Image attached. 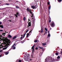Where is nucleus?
Instances as JSON below:
<instances>
[{
	"label": "nucleus",
	"mask_w": 62,
	"mask_h": 62,
	"mask_svg": "<svg viewBox=\"0 0 62 62\" xmlns=\"http://www.w3.org/2000/svg\"><path fill=\"white\" fill-rule=\"evenodd\" d=\"M1 37H2V40H3V41H5L7 43V44H10V40H9L8 39H5V37H3H3H2V36Z\"/></svg>",
	"instance_id": "obj_1"
},
{
	"label": "nucleus",
	"mask_w": 62,
	"mask_h": 62,
	"mask_svg": "<svg viewBox=\"0 0 62 62\" xmlns=\"http://www.w3.org/2000/svg\"><path fill=\"white\" fill-rule=\"evenodd\" d=\"M46 62H54V61H52L51 58L48 57L47 59H45Z\"/></svg>",
	"instance_id": "obj_2"
},
{
	"label": "nucleus",
	"mask_w": 62,
	"mask_h": 62,
	"mask_svg": "<svg viewBox=\"0 0 62 62\" xmlns=\"http://www.w3.org/2000/svg\"><path fill=\"white\" fill-rule=\"evenodd\" d=\"M50 25L52 27H54V26H55V24H54V22L52 21L50 24Z\"/></svg>",
	"instance_id": "obj_3"
},
{
	"label": "nucleus",
	"mask_w": 62,
	"mask_h": 62,
	"mask_svg": "<svg viewBox=\"0 0 62 62\" xmlns=\"http://www.w3.org/2000/svg\"><path fill=\"white\" fill-rule=\"evenodd\" d=\"M38 5H36L35 6H32L31 8H33V9H36L38 8Z\"/></svg>",
	"instance_id": "obj_4"
},
{
	"label": "nucleus",
	"mask_w": 62,
	"mask_h": 62,
	"mask_svg": "<svg viewBox=\"0 0 62 62\" xmlns=\"http://www.w3.org/2000/svg\"><path fill=\"white\" fill-rule=\"evenodd\" d=\"M34 46H32L31 47V49L32 50V53L34 52V47H35V45H34Z\"/></svg>",
	"instance_id": "obj_5"
},
{
	"label": "nucleus",
	"mask_w": 62,
	"mask_h": 62,
	"mask_svg": "<svg viewBox=\"0 0 62 62\" xmlns=\"http://www.w3.org/2000/svg\"><path fill=\"white\" fill-rule=\"evenodd\" d=\"M57 59H56V61H59V59L60 58V57L59 56H58V57H57Z\"/></svg>",
	"instance_id": "obj_6"
},
{
	"label": "nucleus",
	"mask_w": 62,
	"mask_h": 62,
	"mask_svg": "<svg viewBox=\"0 0 62 62\" xmlns=\"http://www.w3.org/2000/svg\"><path fill=\"white\" fill-rule=\"evenodd\" d=\"M29 23H28V26H27V27H29V26H31V21L30 22H28Z\"/></svg>",
	"instance_id": "obj_7"
},
{
	"label": "nucleus",
	"mask_w": 62,
	"mask_h": 62,
	"mask_svg": "<svg viewBox=\"0 0 62 62\" xmlns=\"http://www.w3.org/2000/svg\"><path fill=\"white\" fill-rule=\"evenodd\" d=\"M40 32L41 33H43V28L42 27H41Z\"/></svg>",
	"instance_id": "obj_8"
},
{
	"label": "nucleus",
	"mask_w": 62,
	"mask_h": 62,
	"mask_svg": "<svg viewBox=\"0 0 62 62\" xmlns=\"http://www.w3.org/2000/svg\"><path fill=\"white\" fill-rule=\"evenodd\" d=\"M24 59L25 61H27L29 60V59L28 58H24Z\"/></svg>",
	"instance_id": "obj_9"
},
{
	"label": "nucleus",
	"mask_w": 62,
	"mask_h": 62,
	"mask_svg": "<svg viewBox=\"0 0 62 62\" xmlns=\"http://www.w3.org/2000/svg\"><path fill=\"white\" fill-rule=\"evenodd\" d=\"M29 31V30H28L27 31H26V32H25L24 34V35L23 36V38H24V37H25V35H26V33H27V32L28 31Z\"/></svg>",
	"instance_id": "obj_10"
},
{
	"label": "nucleus",
	"mask_w": 62,
	"mask_h": 62,
	"mask_svg": "<svg viewBox=\"0 0 62 62\" xmlns=\"http://www.w3.org/2000/svg\"><path fill=\"white\" fill-rule=\"evenodd\" d=\"M17 35H16V36H15L14 37H13L12 39L13 40V39H15L17 37Z\"/></svg>",
	"instance_id": "obj_11"
},
{
	"label": "nucleus",
	"mask_w": 62,
	"mask_h": 62,
	"mask_svg": "<svg viewBox=\"0 0 62 62\" xmlns=\"http://www.w3.org/2000/svg\"><path fill=\"white\" fill-rule=\"evenodd\" d=\"M46 45V43H43L42 44V45L43 46H45Z\"/></svg>",
	"instance_id": "obj_12"
},
{
	"label": "nucleus",
	"mask_w": 62,
	"mask_h": 62,
	"mask_svg": "<svg viewBox=\"0 0 62 62\" xmlns=\"http://www.w3.org/2000/svg\"><path fill=\"white\" fill-rule=\"evenodd\" d=\"M8 37L9 38H12V36L9 34L8 36Z\"/></svg>",
	"instance_id": "obj_13"
},
{
	"label": "nucleus",
	"mask_w": 62,
	"mask_h": 62,
	"mask_svg": "<svg viewBox=\"0 0 62 62\" xmlns=\"http://www.w3.org/2000/svg\"><path fill=\"white\" fill-rule=\"evenodd\" d=\"M48 10H50L51 9V5H50L48 7Z\"/></svg>",
	"instance_id": "obj_14"
},
{
	"label": "nucleus",
	"mask_w": 62,
	"mask_h": 62,
	"mask_svg": "<svg viewBox=\"0 0 62 62\" xmlns=\"http://www.w3.org/2000/svg\"><path fill=\"white\" fill-rule=\"evenodd\" d=\"M4 28V27L3 25H0V28Z\"/></svg>",
	"instance_id": "obj_15"
},
{
	"label": "nucleus",
	"mask_w": 62,
	"mask_h": 62,
	"mask_svg": "<svg viewBox=\"0 0 62 62\" xmlns=\"http://www.w3.org/2000/svg\"><path fill=\"white\" fill-rule=\"evenodd\" d=\"M39 48L40 49H41L42 50V49H43V47H42L39 46Z\"/></svg>",
	"instance_id": "obj_16"
},
{
	"label": "nucleus",
	"mask_w": 62,
	"mask_h": 62,
	"mask_svg": "<svg viewBox=\"0 0 62 62\" xmlns=\"http://www.w3.org/2000/svg\"><path fill=\"white\" fill-rule=\"evenodd\" d=\"M27 11H30H30H31V10H30L29 8H27Z\"/></svg>",
	"instance_id": "obj_17"
},
{
	"label": "nucleus",
	"mask_w": 62,
	"mask_h": 62,
	"mask_svg": "<svg viewBox=\"0 0 62 62\" xmlns=\"http://www.w3.org/2000/svg\"><path fill=\"white\" fill-rule=\"evenodd\" d=\"M55 54H56V55H58V53L56 52L55 53Z\"/></svg>",
	"instance_id": "obj_18"
},
{
	"label": "nucleus",
	"mask_w": 62,
	"mask_h": 62,
	"mask_svg": "<svg viewBox=\"0 0 62 62\" xmlns=\"http://www.w3.org/2000/svg\"><path fill=\"white\" fill-rule=\"evenodd\" d=\"M23 20L24 21H25V20H26V18L25 17H24L23 18Z\"/></svg>",
	"instance_id": "obj_19"
},
{
	"label": "nucleus",
	"mask_w": 62,
	"mask_h": 62,
	"mask_svg": "<svg viewBox=\"0 0 62 62\" xmlns=\"http://www.w3.org/2000/svg\"><path fill=\"white\" fill-rule=\"evenodd\" d=\"M31 57H32V58H33V54H31Z\"/></svg>",
	"instance_id": "obj_20"
},
{
	"label": "nucleus",
	"mask_w": 62,
	"mask_h": 62,
	"mask_svg": "<svg viewBox=\"0 0 62 62\" xmlns=\"http://www.w3.org/2000/svg\"><path fill=\"white\" fill-rule=\"evenodd\" d=\"M49 22H50V23H51V19H49Z\"/></svg>",
	"instance_id": "obj_21"
},
{
	"label": "nucleus",
	"mask_w": 62,
	"mask_h": 62,
	"mask_svg": "<svg viewBox=\"0 0 62 62\" xmlns=\"http://www.w3.org/2000/svg\"><path fill=\"white\" fill-rule=\"evenodd\" d=\"M47 4L48 5H50V2H47Z\"/></svg>",
	"instance_id": "obj_22"
},
{
	"label": "nucleus",
	"mask_w": 62,
	"mask_h": 62,
	"mask_svg": "<svg viewBox=\"0 0 62 62\" xmlns=\"http://www.w3.org/2000/svg\"><path fill=\"white\" fill-rule=\"evenodd\" d=\"M7 48V47H6L5 48H4L2 49V50H6V49Z\"/></svg>",
	"instance_id": "obj_23"
},
{
	"label": "nucleus",
	"mask_w": 62,
	"mask_h": 62,
	"mask_svg": "<svg viewBox=\"0 0 62 62\" xmlns=\"http://www.w3.org/2000/svg\"><path fill=\"white\" fill-rule=\"evenodd\" d=\"M41 55H42V53H40L39 54V55L40 56H41Z\"/></svg>",
	"instance_id": "obj_24"
},
{
	"label": "nucleus",
	"mask_w": 62,
	"mask_h": 62,
	"mask_svg": "<svg viewBox=\"0 0 62 62\" xmlns=\"http://www.w3.org/2000/svg\"><path fill=\"white\" fill-rule=\"evenodd\" d=\"M51 35H50V34H48L47 36L48 37H50Z\"/></svg>",
	"instance_id": "obj_25"
},
{
	"label": "nucleus",
	"mask_w": 62,
	"mask_h": 62,
	"mask_svg": "<svg viewBox=\"0 0 62 62\" xmlns=\"http://www.w3.org/2000/svg\"><path fill=\"white\" fill-rule=\"evenodd\" d=\"M38 42V40H35V41H34V42L35 43H36V42Z\"/></svg>",
	"instance_id": "obj_26"
},
{
	"label": "nucleus",
	"mask_w": 62,
	"mask_h": 62,
	"mask_svg": "<svg viewBox=\"0 0 62 62\" xmlns=\"http://www.w3.org/2000/svg\"><path fill=\"white\" fill-rule=\"evenodd\" d=\"M62 1V0H58V2H61Z\"/></svg>",
	"instance_id": "obj_27"
},
{
	"label": "nucleus",
	"mask_w": 62,
	"mask_h": 62,
	"mask_svg": "<svg viewBox=\"0 0 62 62\" xmlns=\"http://www.w3.org/2000/svg\"><path fill=\"white\" fill-rule=\"evenodd\" d=\"M45 29L46 30V31H48V30H47V28H45Z\"/></svg>",
	"instance_id": "obj_28"
},
{
	"label": "nucleus",
	"mask_w": 62,
	"mask_h": 62,
	"mask_svg": "<svg viewBox=\"0 0 62 62\" xmlns=\"http://www.w3.org/2000/svg\"><path fill=\"white\" fill-rule=\"evenodd\" d=\"M59 54H62V51H61L60 52Z\"/></svg>",
	"instance_id": "obj_29"
},
{
	"label": "nucleus",
	"mask_w": 62,
	"mask_h": 62,
	"mask_svg": "<svg viewBox=\"0 0 62 62\" xmlns=\"http://www.w3.org/2000/svg\"><path fill=\"white\" fill-rule=\"evenodd\" d=\"M16 8H17V9H18V8H19V7H18L17 6H16Z\"/></svg>",
	"instance_id": "obj_30"
},
{
	"label": "nucleus",
	"mask_w": 62,
	"mask_h": 62,
	"mask_svg": "<svg viewBox=\"0 0 62 62\" xmlns=\"http://www.w3.org/2000/svg\"><path fill=\"white\" fill-rule=\"evenodd\" d=\"M6 5H9V4L6 3Z\"/></svg>",
	"instance_id": "obj_31"
},
{
	"label": "nucleus",
	"mask_w": 62,
	"mask_h": 62,
	"mask_svg": "<svg viewBox=\"0 0 62 62\" xmlns=\"http://www.w3.org/2000/svg\"><path fill=\"white\" fill-rule=\"evenodd\" d=\"M15 48H16V47L15 46H13V49H15Z\"/></svg>",
	"instance_id": "obj_32"
},
{
	"label": "nucleus",
	"mask_w": 62,
	"mask_h": 62,
	"mask_svg": "<svg viewBox=\"0 0 62 62\" xmlns=\"http://www.w3.org/2000/svg\"><path fill=\"white\" fill-rule=\"evenodd\" d=\"M14 15L15 16H16V17L17 18V17H18V16H17V15L15 14Z\"/></svg>",
	"instance_id": "obj_33"
},
{
	"label": "nucleus",
	"mask_w": 62,
	"mask_h": 62,
	"mask_svg": "<svg viewBox=\"0 0 62 62\" xmlns=\"http://www.w3.org/2000/svg\"><path fill=\"white\" fill-rule=\"evenodd\" d=\"M16 15H18V14H19V13H18V12H17V13H16Z\"/></svg>",
	"instance_id": "obj_34"
},
{
	"label": "nucleus",
	"mask_w": 62,
	"mask_h": 62,
	"mask_svg": "<svg viewBox=\"0 0 62 62\" xmlns=\"http://www.w3.org/2000/svg\"><path fill=\"white\" fill-rule=\"evenodd\" d=\"M46 33H47V32H46V31H45V34H44V35H45V34H46Z\"/></svg>",
	"instance_id": "obj_35"
},
{
	"label": "nucleus",
	"mask_w": 62,
	"mask_h": 62,
	"mask_svg": "<svg viewBox=\"0 0 62 62\" xmlns=\"http://www.w3.org/2000/svg\"><path fill=\"white\" fill-rule=\"evenodd\" d=\"M2 35H4V36H5V35H6V34H5V33H2Z\"/></svg>",
	"instance_id": "obj_36"
},
{
	"label": "nucleus",
	"mask_w": 62,
	"mask_h": 62,
	"mask_svg": "<svg viewBox=\"0 0 62 62\" xmlns=\"http://www.w3.org/2000/svg\"><path fill=\"white\" fill-rule=\"evenodd\" d=\"M6 55H7V54H8V52H7L6 53Z\"/></svg>",
	"instance_id": "obj_37"
},
{
	"label": "nucleus",
	"mask_w": 62,
	"mask_h": 62,
	"mask_svg": "<svg viewBox=\"0 0 62 62\" xmlns=\"http://www.w3.org/2000/svg\"><path fill=\"white\" fill-rule=\"evenodd\" d=\"M32 15V16H31V17H33V13H31V14Z\"/></svg>",
	"instance_id": "obj_38"
},
{
	"label": "nucleus",
	"mask_w": 62,
	"mask_h": 62,
	"mask_svg": "<svg viewBox=\"0 0 62 62\" xmlns=\"http://www.w3.org/2000/svg\"><path fill=\"white\" fill-rule=\"evenodd\" d=\"M48 12H49V14H50V10H48Z\"/></svg>",
	"instance_id": "obj_39"
},
{
	"label": "nucleus",
	"mask_w": 62,
	"mask_h": 62,
	"mask_svg": "<svg viewBox=\"0 0 62 62\" xmlns=\"http://www.w3.org/2000/svg\"><path fill=\"white\" fill-rule=\"evenodd\" d=\"M31 11L30 10V11H29L30 12V13H31H31H32V12H31Z\"/></svg>",
	"instance_id": "obj_40"
},
{
	"label": "nucleus",
	"mask_w": 62,
	"mask_h": 62,
	"mask_svg": "<svg viewBox=\"0 0 62 62\" xmlns=\"http://www.w3.org/2000/svg\"><path fill=\"white\" fill-rule=\"evenodd\" d=\"M0 32H3V30H0Z\"/></svg>",
	"instance_id": "obj_41"
},
{
	"label": "nucleus",
	"mask_w": 62,
	"mask_h": 62,
	"mask_svg": "<svg viewBox=\"0 0 62 62\" xmlns=\"http://www.w3.org/2000/svg\"><path fill=\"white\" fill-rule=\"evenodd\" d=\"M35 49L36 50H38V47H36L35 48Z\"/></svg>",
	"instance_id": "obj_42"
},
{
	"label": "nucleus",
	"mask_w": 62,
	"mask_h": 62,
	"mask_svg": "<svg viewBox=\"0 0 62 62\" xmlns=\"http://www.w3.org/2000/svg\"><path fill=\"white\" fill-rule=\"evenodd\" d=\"M23 38V37L21 36V37L20 38V39H22Z\"/></svg>",
	"instance_id": "obj_43"
},
{
	"label": "nucleus",
	"mask_w": 62,
	"mask_h": 62,
	"mask_svg": "<svg viewBox=\"0 0 62 62\" xmlns=\"http://www.w3.org/2000/svg\"><path fill=\"white\" fill-rule=\"evenodd\" d=\"M19 62H22V61H21V60H19Z\"/></svg>",
	"instance_id": "obj_44"
},
{
	"label": "nucleus",
	"mask_w": 62,
	"mask_h": 62,
	"mask_svg": "<svg viewBox=\"0 0 62 62\" xmlns=\"http://www.w3.org/2000/svg\"><path fill=\"white\" fill-rule=\"evenodd\" d=\"M29 33H27V36H29Z\"/></svg>",
	"instance_id": "obj_45"
},
{
	"label": "nucleus",
	"mask_w": 62,
	"mask_h": 62,
	"mask_svg": "<svg viewBox=\"0 0 62 62\" xmlns=\"http://www.w3.org/2000/svg\"><path fill=\"white\" fill-rule=\"evenodd\" d=\"M32 31V30H31L29 32V33H31V31Z\"/></svg>",
	"instance_id": "obj_46"
},
{
	"label": "nucleus",
	"mask_w": 62,
	"mask_h": 62,
	"mask_svg": "<svg viewBox=\"0 0 62 62\" xmlns=\"http://www.w3.org/2000/svg\"><path fill=\"white\" fill-rule=\"evenodd\" d=\"M8 21H9V22H11V20H9Z\"/></svg>",
	"instance_id": "obj_47"
},
{
	"label": "nucleus",
	"mask_w": 62,
	"mask_h": 62,
	"mask_svg": "<svg viewBox=\"0 0 62 62\" xmlns=\"http://www.w3.org/2000/svg\"><path fill=\"white\" fill-rule=\"evenodd\" d=\"M0 51H1V52H2L3 51V50H0Z\"/></svg>",
	"instance_id": "obj_48"
},
{
	"label": "nucleus",
	"mask_w": 62,
	"mask_h": 62,
	"mask_svg": "<svg viewBox=\"0 0 62 62\" xmlns=\"http://www.w3.org/2000/svg\"><path fill=\"white\" fill-rule=\"evenodd\" d=\"M2 24V23H1V22L0 21V24Z\"/></svg>",
	"instance_id": "obj_49"
},
{
	"label": "nucleus",
	"mask_w": 62,
	"mask_h": 62,
	"mask_svg": "<svg viewBox=\"0 0 62 62\" xmlns=\"http://www.w3.org/2000/svg\"><path fill=\"white\" fill-rule=\"evenodd\" d=\"M1 37H2V36H0V39H2V38H1Z\"/></svg>",
	"instance_id": "obj_50"
},
{
	"label": "nucleus",
	"mask_w": 62,
	"mask_h": 62,
	"mask_svg": "<svg viewBox=\"0 0 62 62\" xmlns=\"http://www.w3.org/2000/svg\"><path fill=\"white\" fill-rule=\"evenodd\" d=\"M16 44H14V45H13V46H15V45Z\"/></svg>",
	"instance_id": "obj_51"
},
{
	"label": "nucleus",
	"mask_w": 62,
	"mask_h": 62,
	"mask_svg": "<svg viewBox=\"0 0 62 62\" xmlns=\"http://www.w3.org/2000/svg\"><path fill=\"white\" fill-rule=\"evenodd\" d=\"M28 37V36L27 35L26 36V38H27V37Z\"/></svg>",
	"instance_id": "obj_52"
},
{
	"label": "nucleus",
	"mask_w": 62,
	"mask_h": 62,
	"mask_svg": "<svg viewBox=\"0 0 62 62\" xmlns=\"http://www.w3.org/2000/svg\"><path fill=\"white\" fill-rule=\"evenodd\" d=\"M25 55H27V54H26V53L25 54Z\"/></svg>",
	"instance_id": "obj_53"
},
{
	"label": "nucleus",
	"mask_w": 62,
	"mask_h": 62,
	"mask_svg": "<svg viewBox=\"0 0 62 62\" xmlns=\"http://www.w3.org/2000/svg\"><path fill=\"white\" fill-rule=\"evenodd\" d=\"M18 15V16H20V14H19Z\"/></svg>",
	"instance_id": "obj_54"
},
{
	"label": "nucleus",
	"mask_w": 62,
	"mask_h": 62,
	"mask_svg": "<svg viewBox=\"0 0 62 62\" xmlns=\"http://www.w3.org/2000/svg\"><path fill=\"white\" fill-rule=\"evenodd\" d=\"M14 46V45H13L12 46V47H13Z\"/></svg>",
	"instance_id": "obj_55"
},
{
	"label": "nucleus",
	"mask_w": 62,
	"mask_h": 62,
	"mask_svg": "<svg viewBox=\"0 0 62 62\" xmlns=\"http://www.w3.org/2000/svg\"><path fill=\"white\" fill-rule=\"evenodd\" d=\"M1 55H2V54H1V55H0V57H1Z\"/></svg>",
	"instance_id": "obj_56"
},
{
	"label": "nucleus",
	"mask_w": 62,
	"mask_h": 62,
	"mask_svg": "<svg viewBox=\"0 0 62 62\" xmlns=\"http://www.w3.org/2000/svg\"><path fill=\"white\" fill-rule=\"evenodd\" d=\"M21 40H19V41H21Z\"/></svg>",
	"instance_id": "obj_57"
},
{
	"label": "nucleus",
	"mask_w": 62,
	"mask_h": 62,
	"mask_svg": "<svg viewBox=\"0 0 62 62\" xmlns=\"http://www.w3.org/2000/svg\"><path fill=\"white\" fill-rule=\"evenodd\" d=\"M48 33H49V31H48Z\"/></svg>",
	"instance_id": "obj_58"
},
{
	"label": "nucleus",
	"mask_w": 62,
	"mask_h": 62,
	"mask_svg": "<svg viewBox=\"0 0 62 62\" xmlns=\"http://www.w3.org/2000/svg\"><path fill=\"white\" fill-rule=\"evenodd\" d=\"M9 17H10V18H12V17H11V16H9Z\"/></svg>",
	"instance_id": "obj_59"
},
{
	"label": "nucleus",
	"mask_w": 62,
	"mask_h": 62,
	"mask_svg": "<svg viewBox=\"0 0 62 62\" xmlns=\"http://www.w3.org/2000/svg\"><path fill=\"white\" fill-rule=\"evenodd\" d=\"M21 37H23V35H21Z\"/></svg>",
	"instance_id": "obj_60"
},
{
	"label": "nucleus",
	"mask_w": 62,
	"mask_h": 62,
	"mask_svg": "<svg viewBox=\"0 0 62 62\" xmlns=\"http://www.w3.org/2000/svg\"><path fill=\"white\" fill-rule=\"evenodd\" d=\"M30 61H31V60H32V59H30Z\"/></svg>",
	"instance_id": "obj_61"
},
{
	"label": "nucleus",
	"mask_w": 62,
	"mask_h": 62,
	"mask_svg": "<svg viewBox=\"0 0 62 62\" xmlns=\"http://www.w3.org/2000/svg\"><path fill=\"white\" fill-rule=\"evenodd\" d=\"M16 2H18V1H16Z\"/></svg>",
	"instance_id": "obj_62"
},
{
	"label": "nucleus",
	"mask_w": 62,
	"mask_h": 62,
	"mask_svg": "<svg viewBox=\"0 0 62 62\" xmlns=\"http://www.w3.org/2000/svg\"><path fill=\"white\" fill-rule=\"evenodd\" d=\"M40 31H39V32H40Z\"/></svg>",
	"instance_id": "obj_63"
},
{
	"label": "nucleus",
	"mask_w": 62,
	"mask_h": 62,
	"mask_svg": "<svg viewBox=\"0 0 62 62\" xmlns=\"http://www.w3.org/2000/svg\"><path fill=\"white\" fill-rule=\"evenodd\" d=\"M29 21H30V20H29Z\"/></svg>",
	"instance_id": "obj_64"
}]
</instances>
